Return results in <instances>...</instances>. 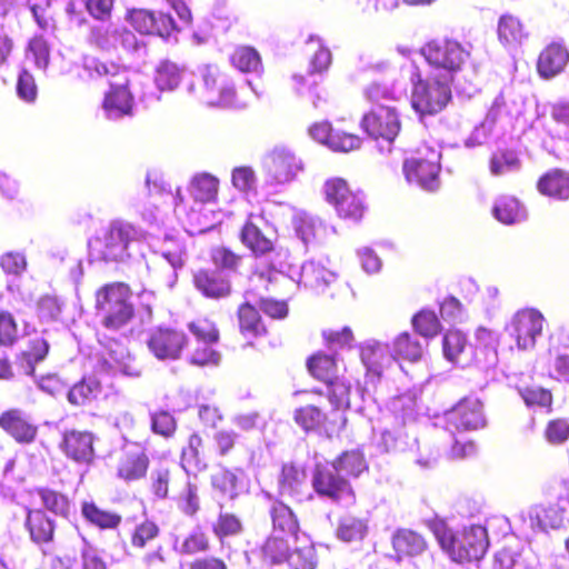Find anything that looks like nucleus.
<instances>
[{"label": "nucleus", "mask_w": 569, "mask_h": 569, "mask_svg": "<svg viewBox=\"0 0 569 569\" xmlns=\"http://www.w3.org/2000/svg\"><path fill=\"white\" fill-rule=\"evenodd\" d=\"M321 337L327 348L332 350L351 348L355 340L351 328L347 326L339 329H323Z\"/></svg>", "instance_id": "obj_56"}, {"label": "nucleus", "mask_w": 569, "mask_h": 569, "mask_svg": "<svg viewBox=\"0 0 569 569\" xmlns=\"http://www.w3.org/2000/svg\"><path fill=\"white\" fill-rule=\"evenodd\" d=\"M182 480L183 477L174 467L158 466L150 473L148 488L156 499L164 500Z\"/></svg>", "instance_id": "obj_31"}, {"label": "nucleus", "mask_w": 569, "mask_h": 569, "mask_svg": "<svg viewBox=\"0 0 569 569\" xmlns=\"http://www.w3.org/2000/svg\"><path fill=\"white\" fill-rule=\"evenodd\" d=\"M467 345L466 336L459 330H448L442 339L443 356L451 362L456 361Z\"/></svg>", "instance_id": "obj_58"}, {"label": "nucleus", "mask_w": 569, "mask_h": 569, "mask_svg": "<svg viewBox=\"0 0 569 569\" xmlns=\"http://www.w3.org/2000/svg\"><path fill=\"white\" fill-rule=\"evenodd\" d=\"M361 361L367 369V377L380 380L392 368L393 355L380 343L366 345L360 351Z\"/></svg>", "instance_id": "obj_29"}, {"label": "nucleus", "mask_w": 569, "mask_h": 569, "mask_svg": "<svg viewBox=\"0 0 569 569\" xmlns=\"http://www.w3.org/2000/svg\"><path fill=\"white\" fill-rule=\"evenodd\" d=\"M453 81L437 74H430L413 82L411 106L421 116H433L449 104L452 99L451 84Z\"/></svg>", "instance_id": "obj_6"}, {"label": "nucleus", "mask_w": 569, "mask_h": 569, "mask_svg": "<svg viewBox=\"0 0 569 569\" xmlns=\"http://www.w3.org/2000/svg\"><path fill=\"white\" fill-rule=\"evenodd\" d=\"M332 467L346 479L358 478L368 470L365 455L359 449L346 450L331 462Z\"/></svg>", "instance_id": "obj_35"}, {"label": "nucleus", "mask_w": 569, "mask_h": 569, "mask_svg": "<svg viewBox=\"0 0 569 569\" xmlns=\"http://www.w3.org/2000/svg\"><path fill=\"white\" fill-rule=\"evenodd\" d=\"M440 153L432 148L423 147L402 164V172L410 183H416L427 191H435L440 186Z\"/></svg>", "instance_id": "obj_8"}, {"label": "nucleus", "mask_w": 569, "mask_h": 569, "mask_svg": "<svg viewBox=\"0 0 569 569\" xmlns=\"http://www.w3.org/2000/svg\"><path fill=\"white\" fill-rule=\"evenodd\" d=\"M309 134L321 144L327 146L332 151L350 152L361 147V138L351 132L333 128L329 121L315 122L309 128Z\"/></svg>", "instance_id": "obj_17"}, {"label": "nucleus", "mask_w": 569, "mask_h": 569, "mask_svg": "<svg viewBox=\"0 0 569 569\" xmlns=\"http://www.w3.org/2000/svg\"><path fill=\"white\" fill-rule=\"evenodd\" d=\"M19 339L18 325L7 310L0 311V347H12Z\"/></svg>", "instance_id": "obj_62"}, {"label": "nucleus", "mask_w": 569, "mask_h": 569, "mask_svg": "<svg viewBox=\"0 0 569 569\" xmlns=\"http://www.w3.org/2000/svg\"><path fill=\"white\" fill-rule=\"evenodd\" d=\"M50 350L46 338L37 336L29 340L28 346L18 356V363L26 376H34L36 366L42 362Z\"/></svg>", "instance_id": "obj_33"}, {"label": "nucleus", "mask_w": 569, "mask_h": 569, "mask_svg": "<svg viewBox=\"0 0 569 569\" xmlns=\"http://www.w3.org/2000/svg\"><path fill=\"white\" fill-rule=\"evenodd\" d=\"M129 79L123 77V81L110 82V90L103 98V109L110 117L129 116L133 108V96L129 90Z\"/></svg>", "instance_id": "obj_27"}, {"label": "nucleus", "mask_w": 569, "mask_h": 569, "mask_svg": "<svg viewBox=\"0 0 569 569\" xmlns=\"http://www.w3.org/2000/svg\"><path fill=\"white\" fill-rule=\"evenodd\" d=\"M126 19L137 32L143 36L168 39L179 31L172 16L161 10L133 8L127 11Z\"/></svg>", "instance_id": "obj_10"}, {"label": "nucleus", "mask_w": 569, "mask_h": 569, "mask_svg": "<svg viewBox=\"0 0 569 569\" xmlns=\"http://www.w3.org/2000/svg\"><path fill=\"white\" fill-rule=\"evenodd\" d=\"M520 396L526 406L552 411L553 397L549 389L540 386L526 387L520 390Z\"/></svg>", "instance_id": "obj_50"}, {"label": "nucleus", "mask_w": 569, "mask_h": 569, "mask_svg": "<svg viewBox=\"0 0 569 569\" xmlns=\"http://www.w3.org/2000/svg\"><path fill=\"white\" fill-rule=\"evenodd\" d=\"M528 36L525 27L516 17L503 14L498 23V38L506 47L520 44Z\"/></svg>", "instance_id": "obj_41"}, {"label": "nucleus", "mask_w": 569, "mask_h": 569, "mask_svg": "<svg viewBox=\"0 0 569 569\" xmlns=\"http://www.w3.org/2000/svg\"><path fill=\"white\" fill-rule=\"evenodd\" d=\"M239 445V436L232 430H219L213 433L211 439L212 452L214 453L216 463L220 465L222 459H231Z\"/></svg>", "instance_id": "obj_42"}, {"label": "nucleus", "mask_w": 569, "mask_h": 569, "mask_svg": "<svg viewBox=\"0 0 569 569\" xmlns=\"http://www.w3.org/2000/svg\"><path fill=\"white\" fill-rule=\"evenodd\" d=\"M426 61L438 72L435 74L455 81V76L462 69L469 52L453 40H431L420 50Z\"/></svg>", "instance_id": "obj_7"}, {"label": "nucleus", "mask_w": 569, "mask_h": 569, "mask_svg": "<svg viewBox=\"0 0 569 569\" xmlns=\"http://www.w3.org/2000/svg\"><path fill=\"white\" fill-rule=\"evenodd\" d=\"M296 160L293 156L274 153L269 163V172L279 183L290 181L295 177Z\"/></svg>", "instance_id": "obj_48"}, {"label": "nucleus", "mask_w": 569, "mask_h": 569, "mask_svg": "<svg viewBox=\"0 0 569 569\" xmlns=\"http://www.w3.org/2000/svg\"><path fill=\"white\" fill-rule=\"evenodd\" d=\"M292 569H316L317 555L313 543L306 532H303L295 548L291 549L289 557L284 560Z\"/></svg>", "instance_id": "obj_36"}, {"label": "nucleus", "mask_w": 569, "mask_h": 569, "mask_svg": "<svg viewBox=\"0 0 569 569\" xmlns=\"http://www.w3.org/2000/svg\"><path fill=\"white\" fill-rule=\"evenodd\" d=\"M367 531L366 520L350 517L340 520L337 528V537L342 541L352 542L362 540Z\"/></svg>", "instance_id": "obj_52"}, {"label": "nucleus", "mask_w": 569, "mask_h": 569, "mask_svg": "<svg viewBox=\"0 0 569 569\" xmlns=\"http://www.w3.org/2000/svg\"><path fill=\"white\" fill-rule=\"evenodd\" d=\"M521 161L512 149H498L489 160V169L493 176H502L520 170Z\"/></svg>", "instance_id": "obj_43"}, {"label": "nucleus", "mask_w": 569, "mask_h": 569, "mask_svg": "<svg viewBox=\"0 0 569 569\" xmlns=\"http://www.w3.org/2000/svg\"><path fill=\"white\" fill-rule=\"evenodd\" d=\"M311 486L320 498L337 505L355 506L357 502L353 487L332 465H317L312 471Z\"/></svg>", "instance_id": "obj_9"}, {"label": "nucleus", "mask_w": 569, "mask_h": 569, "mask_svg": "<svg viewBox=\"0 0 569 569\" xmlns=\"http://www.w3.org/2000/svg\"><path fill=\"white\" fill-rule=\"evenodd\" d=\"M0 428L19 443H31L38 433V427L16 408L0 415Z\"/></svg>", "instance_id": "obj_24"}, {"label": "nucleus", "mask_w": 569, "mask_h": 569, "mask_svg": "<svg viewBox=\"0 0 569 569\" xmlns=\"http://www.w3.org/2000/svg\"><path fill=\"white\" fill-rule=\"evenodd\" d=\"M545 326L543 315L533 308L518 310L507 325L509 336L515 340L518 349L529 350L536 346L537 338L541 336Z\"/></svg>", "instance_id": "obj_11"}, {"label": "nucleus", "mask_w": 569, "mask_h": 569, "mask_svg": "<svg viewBox=\"0 0 569 569\" xmlns=\"http://www.w3.org/2000/svg\"><path fill=\"white\" fill-rule=\"evenodd\" d=\"M231 62L242 72H254L261 64V58L254 48L242 46L233 51Z\"/></svg>", "instance_id": "obj_55"}, {"label": "nucleus", "mask_w": 569, "mask_h": 569, "mask_svg": "<svg viewBox=\"0 0 569 569\" xmlns=\"http://www.w3.org/2000/svg\"><path fill=\"white\" fill-rule=\"evenodd\" d=\"M150 467V458L146 449L137 445L121 447L116 465V477L124 483L143 480Z\"/></svg>", "instance_id": "obj_14"}, {"label": "nucleus", "mask_w": 569, "mask_h": 569, "mask_svg": "<svg viewBox=\"0 0 569 569\" xmlns=\"http://www.w3.org/2000/svg\"><path fill=\"white\" fill-rule=\"evenodd\" d=\"M293 417L297 425L307 432L327 430L328 425H332L329 416L315 405H306L296 409Z\"/></svg>", "instance_id": "obj_38"}, {"label": "nucleus", "mask_w": 569, "mask_h": 569, "mask_svg": "<svg viewBox=\"0 0 569 569\" xmlns=\"http://www.w3.org/2000/svg\"><path fill=\"white\" fill-rule=\"evenodd\" d=\"M183 73V67L168 59L161 60L154 70V83L160 91H173L180 86Z\"/></svg>", "instance_id": "obj_39"}, {"label": "nucleus", "mask_w": 569, "mask_h": 569, "mask_svg": "<svg viewBox=\"0 0 569 569\" xmlns=\"http://www.w3.org/2000/svg\"><path fill=\"white\" fill-rule=\"evenodd\" d=\"M81 513L89 523L102 530L117 529L122 521L119 513L102 509L93 501H83Z\"/></svg>", "instance_id": "obj_37"}, {"label": "nucleus", "mask_w": 569, "mask_h": 569, "mask_svg": "<svg viewBox=\"0 0 569 569\" xmlns=\"http://www.w3.org/2000/svg\"><path fill=\"white\" fill-rule=\"evenodd\" d=\"M96 440L97 437L91 431L68 429L62 433L59 448L74 463L90 466L97 457Z\"/></svg>", "instance_id": "obj_16"}, {"label": "nucleus", "mask_w": 569, "mask_h": 569, "mask_svg": "<svg viewBox=\"0 0 569 569\" xmlns=\"http://www.w3.org/2000/svg\"><path fill=\"white\" fill-rule=\"evenodd\" d=\"M203 82L208 91L218 92L217 104L229 107L234 103V88L228 82L223 74L218 71L208 70L203 76Z\"/></svg>", "instance_id": "obj_40"}, {"label": "nucleus", "mask_w": 569, "mask_h": 569, "mask_svg": "<svg viewBox=\"0 0 569 569\" xmlns=\"http://www.w3.org/2000/svg\"><path fill=\"white\" fill-rule=\"evenodd\" d=\"M258 216L249 213L240 230V241L256 257L266 256L274 250L276 239L264 232L257 223Z\"/></svg>", "instance_id": "obj_26"}, {"label": "nucleus", "mask_w": 569, "mask_h": 569, "mask_svg": "<svg viewBox=\"0 0 569 569\" xmlns=\"http://www.w3.org/2000/svg\"><path fill=\"white\" fill-rule=\"evenodd\" d=\"M102 393L101 379L97 372L86 375L68 391V400L73 406H86L97 400Z\"/></svg>", "instance_id": "obj_32"}, {"label": "nucleus", "mask_w": 569, "mask_h": 569, "mask_svg": "<svg viewBox=\"0 0 569 569\" xmlns=\"http://www.w3.org/2000/svg\"><path fill=\"white\" fill-rule=\"evenodd\" d=\"M360 127L373 139L393 141L401 129V121L395 107L378 106L363 114Z\"/></svg>", "instance_id": "obj_12"}, {"label": "nucleus", "mask_w": 569, "mask_h": 569, "mask_svg": "<svg viewBox=\"0 0 569 569\" xmlns=\"http://www.w3.org/2000/svg\"><path fill=\"white\" fill-rule=\"evenodd\" d=\"M24 528L30 540L37 546L52 543L56 537L57 525L44 509L28 508L26 512Z\"/></svg>", "instance_id": "obj_23"}, {"label": "nucleus", "mask_w": 569, "mask_h": 569, "mask_svg": "<svg viewBox=\"0 0 569 569\" xmlns=\"http://www.w3.org/2000/svg\"><path fill=\"white\" fill-rule=\"evenodd\" d=\"M180 465L187 472H203L216 465L211 442L206 441L198 432L189 436L180 453Z\"/></svg>", "instance_id": "obj_18"}, {"label": "nucleus", "mask_w": 569, "mask_h": 569, "mask_svg": "<svg viewBox=\"0 0 569 569\" xmlns=\"http://www.w3.org/2000/svg\"><path fill=\"white\" fill-rule=\"evenodd\" d=\"M106 361L109 363L111 368L114 370L127 375V376H138L139 369L134 362V359L131 357L129 351L122 347L118 346V349H111L108 353V358Z\"/></svg>", "instance_id": "obj_54"}, {"label": "nucleus", "mask_w": 569, "mask_h": 569, "mask_svg": "<svg viewBox=\"0 0 569 569\" xmlns=\"http://www.w3.org/2000/svg\"><path fill=\"white\" fill-rule=\"evenodd\" d=\"M159 536V526L154 521L147 519L133 528L130 535V545L133 549L143 550L151 546Z\"/></svg>", "instance_id": "obj_46"}, {"label": "nucleus", "mask_w": 569, "mask_h": 569, "mask_svg": "<svg viewBox=\"0 0 569 569\" xmlns=\"http://www.w3.org/2000/svg\"><path fill=\"white\" fill-rule=\"evenodd\" d=\"M212 530L218 538L222 539L241 533L243 527L241 520L236 515L224 512L218 516Z\"/></svg>", "instance_id": "obj_59"}, {"label": "nucleus", "mask_w": 569, "mask_h": 569, "mask_svg": "<svg viewBox=\"0 0 569 569\" xmlns=\"http://www.w3.org/2000/svg\"><path fill=\"white\" fill-rule=\"evenodd\" d=\"M448 423L460 431H473L486 426L482 402L472 397L460 399L448 412Z\"/></svg>", "instance_id": "obj_20"}, {"label": "nucleus", "mask_w": 569, "mask_h": 569, "mask_svg": "<svg viewBox=\"0 0 569 569\" xmlns=\"http://www.w3.org/2000/svg\"><path fill=\"white\" fill-rule=\"evenodd\" d=\"M493 216L505 224H512L523 216V209L515 197H502L493 207Z\"/></svg>", "instance_id": "obj_47"}, {"label": "nucleus", "mask_w": 569, "mask_h": 569, "mask_svg": "<svg viewBox=\"0 0 569 569\" xmlns=\"http://www.w3.org/2000/svg\"><path fill=\"white\" fill-rule=\"evenodd\" d=\"M393 558L401 562L405 559L416 558L425 553L429 543L425 536L409 528H398L390 539Z\"/></svg>", "instance_id": "obj_22"}, {"label": "nucleus", "mask_w": 569, "mask_h": 569, "mask_svg": "<svg viewBox=\"0 0 569 569\" xmlns=\"http://www.w3.org/2000/svg\"><path fill=\"white\" fill-rule=\"evenodd\" d=\"M427 528L441 550L458 563L479 561L489 548L488 532L482 526H470L455 532L443 519L433 518L427 521Z\"/></svg>", "instance_id": "obj_1"}, {"label": "nucleus", "mask_w": 569, "mask_h": 569, "mask_svg": "<svg viewBox=\"0 0 569 569\" xmlns=\"http://www.w3.org/2000/svg\"><path fill=\"white\" fill-rule=\"evenodd\" d=\"M269 515L271 532L261 546V556L270 563H282L303 531L296 513L280 500H276L271 505Z\"/></svg>", "instance_id": "obj_3"}, {"label": "nucleus", "mask_w": 569, "mask_h": 569, "mask_svg": "<svg viewBox=\"0 0 569 569\" xmlns=\"http://www.w3.org/2000/svg\"><path fill=\"white\" fill-rule=\"evenodd\" d=\"M569 62V50L559 42L546 46L537 59V72L540 78L550 80L562 73Z\"/></svg>", "instance_id": "obj_25"}, {"label": "nucleus", "mask_w": 569, "mask_h": 569, "mask_svg": "<svg viewBox=\"0 0 569 569\" xmlns=\"http://www.w3.org/2000/svg\"><path fill=\"white\" fill-rule=\"evenodd\" d=\"M139 239L134 226L114 220L100 234L89 239L88 249L91 256L106 262L120 261L128 257L129 246Z\"/></svg>", "instance_id": "obj_4"}, {"label": "nucleus", "mask_w": 569, "mask_h": 569, "mask_svg": "<svg viewBox=\"0 0 569 569\" xmlns=\"http://www.w3.org/2000/svg\"><path fill=\"white\" fill-rule=\"evenodd\" d=\"M545 439L553 446L565 443L569 439V422L565 418L548 421L543 431Z\"/></svg>", "instance_id": "obj_60"}, {"label": "nucleus", "mask_w": 569, "mask_h": 569, "mask_svg": "<svg viewBox=\"0 0 569 569\" xmlns=\"http://www.w3.org/2000/svg\"><path fill=\"white\" fill-rule=\"evenodd\" d=\"M210 550V538L202 530L190 532L181 543V552L184 555L204 553Z\"/></svg>", "instance_id": "obj_64"}, {"label": "nucleus", "mask_w": 569, "mask_h": 569, "mask_svg": "<svg viewBox=\"0 0 569 569\" xmlns=\"http://www.w3.org/2000/svg\"><path fill=\"white\" fill-rule=\"evenodd\" d=\"M339 218L350 221H360L366 212L363 200L358 193L352 194L348 200H345L341 206L336 209Z\"/></svg>", "instance_id": "obj_61"}, {"label": "nucleus", "mask_w": 569, "mask_h": 569, "mask_svg": "<svg viewBox=\"0 0 569 569\" xmlns=\"http://www.w3.org/2000/svg\"><path fill=\"white\" fill-rule=\"evenodd\" d=\"M132 297L131 287L123 281L104 283L94 291V315L106 331L120 332L133 321Z\"/></svg>", "instance_id": "obj_2"}, {"label": "nucleus", "mask_w": 569, "mask_h": 569, "mask_svg": "<svg viewBox=\"0 0 569 569\" xmlns=\"http://www.w3.org/2000/svg\"><path fill=\"white\" fill-rule=\"evenodd\" d=\"M36 492L46 510L63 518L69 517L71 505L66 495L47 487L37 488Z\"/></svg>", "instance_id": "obj_45"}, {"label": "nucleus", "mask_w": 569, "mask_h": 569, "mask_svg": "<svg viewBox=\"0 0 569 569\" xmlns=\"http://www.w3.org/2000/svg\"><path fill=\"white\" fill-rule=\"evenodd\" d=\"M277 485L280 496L296 503L303 502L308 491L306 468L295 461L283 462L278 473Z\"/></svg>", "instance_id": "obj_19"}, {"label": "nucleus", "mask_w": 569, "mask_h": 569, "mask_svg": "<svg viewBox=\"0 0 569 569\" xmlns=\"http://www.w3.org/2000/svg\"><path fill=\"white\" fill-rule=\"evenodd\" d=\"M183 482L182 490L177 496L178 508L187 516L192 517L200 510V497L198 486L191 481Z\"/></svg>", "instance_id": "obj_53"}, {"label": "nucleus", "mask_w": 569, "mask_h": 569, "mask_svg": "<svg viewBox=\"0 0 569 569\" xmlns=\"http://www.w3.org/2000/svg\"><path fill=\"white\" fill-rule=\"evenodd\" d=\"M219 180L209 173L197 174L191 181V194L198 202L214 201L218 196Z\"/></svg>", "instance_id": "obj_44"}, {"label": "nucleus", "mask_w": 569, "mask_h": 569, "mask_svg": "<svg viewBox=\"0 0 569 569\" xmlns=\"http://www.w3.org/2000/svg\"><path fill=\"white\" fill-rule=\"evenodd\" d=\"M323 191L326 200L335 208V210L341 206L345 200H348V198L357 193L342 178L328 179L323 184Z\"/></svg>", "instance_id": "obj_49"}, {"label": "nucleus", "mask_w": 569, "mask_h": 569, "mask_svg": "<svg viewBox=\"0 0 569 569\" xmlns=\"http://www.w3.org/2000/svg\"><path fill=\"white\" fill-rule=\"evenodd\" d=\"M188 329L200 343L214 345L220 340L217 325L208 318H199L189 322Z\"/></svg>", "instance_id": "obj_51"}, {"label": "nucleus", "mask_w": 569, "mask_h": 569, "mask_svg": "<svg viewBox=\"0 0 569 569\" xmlns=\"http://www.w3.org/2000/svg\"><path fill=\"white\" fill-rule=\"evenodd\" d=\"M536 188L545 197L567 201L569 200V172L561 168H552L538 178Z\"/></svg>", "instance_id": "obj_28"}, {"label": "nucleus", "mask_w": 569, "mask_h": 569, "mask_svg": "<svg viewBox=\"0 0 569 569\" xmlns=\"http://www.w3.org/2000/svg\"><path fill=\"white\" fill-rule=\"evenodd\" d=\"M238 330L246 345L260 348L269 341L270 330L259 309L250 302H242L237 309Z\"/></svg>", "instance_id": "obj_15"}, {"label": "nucleus", "mask_w": 569, "mask_h": 569, "mask_svg": "<svg viewBox=\"0 0 569 569\" xmlns=\"http://www.w3.org/2000/svg\"><path fill=\"white\" fill-rule=\"evenodd\" d=\"M423 351L425 348L420 340L409 332H401L392 341L391 352L395 361L419 362L423 357Z\"/></svg>", "instance_id": "obj_34"}, {"label": "nucleus", "mask_w": 569, "mask_h": 569, "mask_svg": "<svg viewBox=\"0 0 569 569\" xmlns=\"http://www.w3.org/2000/svg\"><path fill=\"white\" fill-rule=\"evenodd\" d=\"M412 326L419 335L427 338L437 336L441 329L437 315L430 310H421L416 313L412 318Z\"/></svg>", "instance_id": "obj_57"}, {"label": "nucleus", "mask_w": 569, "mask_h": 569, "mask_svg": "<svg viewBox=\"0 0 569 569\" xmlns=\"http://www.w3.org/2000/svg\"><path fill=\"white\" fill-rule=\"evenodd\" d=\"M192 284L204 298L223 300L231 296L230 279L218 270L199 269L192 274Z\"/></svg>", "instance_id": "obj_21"}, {"label": "nucleus", "mask_w": 569, "mask_h": 569, "mask_svg": "<svg viewBox=\"0 0 569 569\" xmlns=\"http://www.w3.org/2000/svg\"><path fill=\"white\" fill-rule=\"evenodd\" d=\"M306 367L311 377L327 385V397L336 410L349 407L351 388L349 383L337 378L335 356L317 351L308 357Z\"/></svg>", "instance_id": "obj_5"}, {"label": "nucleus", "mask_w": 569, "mask_h": 569, "mask_svg": "<svg viewBox=\"0 0 569 569\" xmlns=\"http://www.w3.org/2000/svg\"><path fill=\"white\" fill-rule=\"evenodd\" d=\"M231 183L240 192L253 191L257 184L253 169L249 166L236 167L231 172Z\"/></svg>", "instance_id": "obj_63"}, {"label": "nucleus", "mask_w": 569, "mask_h": 569, "mask_svg": "<svg viewBox=\"0 0 569 569\" xmlns=\"http://www.w3.org/2000/svg\"><path fill=\"white\" fill-rule=\"evenodd\" d=\"M88 40L90 44L102 50L113 48L117 40H120L126 48L136 49L138 44L136 36L130 30L126 28L111 29L102 26L92 27Z\"/></svg>", "instance_id": "obj_30"}, {"label": "nucleus", "mask_w": 569, "mask_h": 569, "mask_svg": "<svg viewBox=\"0 0 569 569\" xmlns=\"http://www.w3.org/2000/svg\"><path fill=\"white\" fill-rule=\"evenodd\" d=\"M187 345V335L182 330L172 327L153 329L147 341L149 350L159 360L179 359Z\"/></svg>", "instance_id": "obj_13"}]
</instances>
